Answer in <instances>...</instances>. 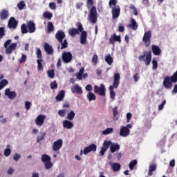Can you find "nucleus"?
I'll return each instance as SVG.
<instances>
[{
	"instance_id": "f257e3e1",
	"label": "nucleus",
	"mask_w": 177,
	"mask_h": 177,
	"mask_svg": "<svg viewBox=\"0 0 177 177\" xmlns=\"http://www.w3.org/2000/svg\"><path fill=\"white\" fill-rule=\"evenodd\" d=\"M77 28H72L68 30V34L73 37H75L77 35H80V44L82 45H85L86 44V39H87V36L88 33L86 31L84 30L83 26L82 23L77 22L75 24Z\"/></svg>"
},
{
	"instance_id": "f03ea898",
	"label": "nucleus",
	"mask_w": 177,
	"mask_h": 177,
	"mask_svg": "<svg viewBox=\"0 0 177 177\" xmlns=\"http://www.w3.org/2000/svg\"><path fill=\"white\" fill-rule=\"evenodd\" d=\"M120 83V75L119 73L113 75V85L109 86L110 97L113 100L115 97V92L114 88H118Z\"/></svg>"
},
{
	"instance_id": "7ed1b4c3",
	"label": "nucleus",
	"mask_w": 177,
	"mask_h": 177,
	"mask_svg": "<svg viewBox=\"0 0 177 177\" xmlns=\"http://www.w3.org/2000/svg\"><path fill=\"white\" fill-rule=\"evenodd\" d=\"M55 38L61 44V50L66 49L68 47V43L67 42V39H64L66 38V33H64L63 30H58L55 35Z\"/></svg>"
},
{
	"instance_id": "20e7f679",
	"label": "nucleus",
	"mask_w": 177,
	"mask_h": 177,
	"mask_svg": "<svg viewBox=\"0 0 177 177\" xmlns=\"http://www.w3.org/2000/svg\"><path fill=\"white\" fill-rule=\"evenodd\" d=\"M177 82V71L171 77L169 76L165 77L163 80V86L167 89H170L172 87V83Z\"/></svg>"
},
{
	"instance_id": "39448f33",
	"label": "nucleus",
	"mask_w": 177,
	"mask_h": 177,
	"mask_svg": "<svg viewBox=\"0 0 177 177\" xmlns=\"http://www.w3.org/2000/svg\"><path fill=\"white\" fill-rule=\"evenodd\" d=\"M177 82V71L171 77L169 76L165 77L163 80V86L167 89H170L172 87V83Z\"/></svg>"
},
{
	"instance_id": "423d86ee",
	"label": "nucleus",
	"mask_w": 177,
	"mask_h": 177,
	"mask_svg": "<svg viewBox=\"0 0 177 177\" xmlns=\"http://www.w3.org/2000/svg\"><path fill=\"white\" fill-rule=\"evenodd\" d=\"M140 62H145V66H149L152 61V52L149 50L148 52L145 51L144 54L138 57Z\"/></svg>"
},
{
	"instance_id": "0eeeda50",
	"label": "nucleus",
	"mask_w": 177,
	"mask_h": 177,
	"mask_svg": "<svg viewBox=\"0 0 177 177\" xmlns=\"http://www.w3.org/2000/svg\"><path fill=\"white\" fill-rule=\"evenodd\" d=\"M41 160L44 163V168H46V169H50L53 167L51 158L47 154L41 155Z\"/></svg>"
},
{
	"instance_id": "6e6552de",
	"label": "nucleus",
	"mask_w": 177,
	"mask_h": 177,
	"mask_svg": "<svg viewBox=\"0 0 177 177\" xmlns=\"http://www.w3.org/2000/svg\"><path fill=\"white\" fill-rule=\"evenodd\" d=\"M152 32L151 30L147 31L145 32L142 37V41L145 43V45L147 48L149 47L151 43Z\"/></svg>"
},
{
	"instance_id": "1a4fd4ad",
	"label": "nucleus",
	"mask_w": 177,
	"mask_h": 177,
	"mask_svg": "<svg viewBox=\"0 0 177 177\" xmlns=\"http://www.w3.org/2000/svg\"><path fill=\"white\" fill-rule=\"evenodd\" d=\"M94 91L95 94H98L100 96H106V87L104 84H101L100 87H98V86H95Z\"/></svg>"
},
{
	"instance_id": "9d476101",
	"label": "nucleus",
	"mask_w": 177,
	"mask_h": 177,
	"mask_svg": "<svg viewBox=\"0 0 177 177\" xmlns=\"http://www.w3.org/2000/svg\"><path fill=\"white\" fill-rule=\"evenodd\" d=\"M62 59L64 63L69 64L73 60V54L70 51L63 52Z\"/></svg>"
},
{
	"instance_id": "9b49d317",
	"label": "nucleus",
	"mask_w": 177,
	"mask_h": 177,
	"mask_svg": "<svg viewBox=\"0 0 177 177\" xmlns=\"http://www.w3.org/2000/svg\"><path fill=\"white\" fill-rule=\"evenodd\" d=\"M97 10L95 6H93L91 9L90 12V21L93 24H95L97 23Z\"/></svg>"
},
{
	"instance_id": "f8f14e48",
	"label": "nucleus",
	"mask_w": 177,
	"mask_h": 177,
	"mask_svg": "<svg viewBox=\"0 0 177 177\" xmlns=\"http://www.w3.org/2000/svg\"><path fill=\"white\" fill-rule=\"evenodd\" d=\"M109 44H111L113 46H115V42L118 41L119 43L122 42L121 40V36L120 35H117L116 33H113V35H111L110 39H109Z\"/></svg>"
},
{
	"instance_id": "ddd939ff",
	"label": "nucleus",
	"mask_w": 177,
	"mask_h": 177,
	"mask_svg": "<svg viewBox=\"0 0 177 177\" xmlns=\"http://www.w3.org/2000/svg\"><path fill=\"white\" fill-rule=\"evenodd\" d=\"M112 19L113 20L118 19L120 15V8L119 6H116L115 7L112 8Z\"/></svg>"
},
{
	"instance_id": "4468645a",
	"label": "nucleus",
	"mask_w": 177,
	"mask_h": 177,
	"mask_svg": "<svg viewBox=\"0 0 177 177\" xmlns=\"http://www.w3.org/2000/svg\"><path fill=\"white\" fill-rule=\"evenodd\" d=\"M97 150V145L95 144H91L88 147H84V149L83 150V153L84 155H87L88 153L93 151H96Z\"/></svg>"
},
{
	"instance_id": "2eb2a0df",
	"label": "nucleus",
	"mask_w": 177,
	"mask_h": 177,
	"mask_svg": "<svg viewBox=\"0 0 177 177\" xmlns=\"http://www.w3.org/2000/svg\"><path fill=\"white\" fill-rule=\"evenodd\" d=\"M63 145V140L62 139H58L55 141L53 145V150L54 151H58L62 147Z\"/></svg>"
},
{
	"instance_id": "dca6fc26",
	"label": "nucleus",
	"mask_w": 177,
	"mask_h": 177,
	"mask_svg": "<svg viewBox=\"0 0 177 177\" xmlns=\"http://www.w3.org/2000/svg\"><path fill=\"white\" fill-rule=\"evenodd\" d=\"M4 94L11 100H15L17 97L16 92L15 91H10V88H6V91H4Z\"/></svg>"
},
{
	"instance_id": "f3484780",
	"label": "nucleus",
	"mask_w": 177,
	"mask_h": 177,
	"mask_svg": "<svg viewBox=\"0 0 177 177\" xmlns=\"http://www.w3.org/2000/svg\"><path fill=\"white\" fill-rule=\"evenodd\" d=\"M27 27L28 32L34 33L36 31V24L33 21H29L27 22Z\"/></svg>"
},
{
	"instance_id": "a211bd4d",
	"label": "nucleus",
	"mask_w": 177,
	"mask_h": 177,
	"mask_svg": "<svg viewBox=\"0 0 177 177\" xmlns=\"http://www.w3.org/2000/svg\"><path fill=\"white\" fill-rule=\"evenodd\" d=\"M71 90L73 93H76L77 95H82L83 93L82 87L78 84L72 86Z\"/></svg>"
},
{
	"instance_id": "6ab92c4d",
	"label": "nucleus",
	"mask_w": 177,
	"mask_h": 177,
	"mask_svg": "<svg viewBox=\"0 0 177 177\" xmlns=\"http://www.w3.org/2000/svg\"><path fill=\"white\" fill-rule=\"evenodd\" d=\"M17 26H18V21L16 20V19L14 17H10L8 21V28H13V30H15Z\"/></svg>"
},
{
	"instance_id": "aec40b11",
	"label": "nucleus",
	"mask_w": 177,
	"mask_h": 177,
	"mask_svg": "<svg viewBox=\"0 0 177 177\" xmlns=\"http://www.w3.org/2000/svg\"><path fill=\"white\" fill-rule=\"evenodd\" d=\"M45 120H46V116L45 115H39L35 119V124L37 126L41 127L44 123Z\"/></svg>"
},
{
	"instance_id": "412c9836",
	"label": "nucleus",
	"mask_w": 177,
	"mask_h": 177,
	"mask_svg": "<svg viewBox=\"0 0 177 177\" xmlns=\"http://www.w3.org/2000/svg\"><path fill=\"white\" fill-rule=\"evenodd\" d=\"M130 134V130L127 127H121L120 130V136L123 138L127 137Z\"/></svg>"
},
{
	"instance_id": "4be33fe9",
	"label": "nucleus",
	"mask_w": 177,
	"mask_h": 177,
	"mask_svg": "<svg viewBox=\"0 0 177 177\" xmlns=\"http://www.w3.org/2000/svg\"><path fill=\"white\" fill-rule=\"evenodd\" d=\"M10 15L8 10H2L0 11V19L2 21L6 20Z\"/></svg>"
},
{
	"instance_id": "5701e85b",
	"label": "nucleus",
	"mask_w": 177,
	"mask_h": 177,
	"mask_svg": "<svg viewBox=\"0 0 177 177\" xmlns=\"http://www.w3.org/2000/svg\"><path fill=\"white\" fill-rule=\"evenodd\" d=\"M128 27L129 28H131L132 30H133V31H136V30H138V25L136 23V21L135 19L131 18V24L128 25Z\"/></svg>"
},
{
	"instance_id": "b1692460",
	"label": "nucleus",
	"mask_w": 177,
	"mask_h": 177,
	"mask_svg": "<svg viewBox=\"0 0 177 177\" xmlns=\"http://www.w3.org/2000/svg\"><path fill=\"white\" fill-rule=\"evenodd\" d=\"M17 46V44L12 43L9 47L6 48V54L10 55L13 50H16Z\"/></svg>"
},
{
	"instance_id": "393cba45",
	"label": "nucleus",
	"mask_w": 177,
	"mask_h": 177,
	"mask_svg": "<svg viewBox=\"0 0 177 177\" xmlns=\"http://www.w3.org/2000/svg\"><path fill=\"white\" fill-rule=\"evenodd\" d=\"M74 127L73 123L70 120L63 121V127L66 129H71Z\"/></svg>"
},
{
	"instance_id": "a878e982",
	"label": "nucleus",
	"mask_w": 177,
	"mask_h": 177,
	"mask_svg": "<svg viewBox=\"0 0 177 177\" xmlns=\"http://www.w3.org/2000/svg\"><path fill=\"white\" fill-rule=\"evenodd\" d=\"M151 50L153 54L155 56H158L161 54V49L160 48V47L155 46V45H152L151 46Z\"/></svg>"
},
{
	"instance_id": "bb28decb",
	"label": "nucleus",
	"mask_w": 177,
	"mask_h": 177,
	"mask_svg": "<svg viewBox=\"0 0 177 177\" xmlns=\"http://www.w3.org/2000/svg\"><path fill=\"white\" fill-rule=\"evenodd\" d=\"M44 50L48 55H53L54 50L51 46H50L48 43L44 44Z\"/></svg>"
},
{
	"instance_id": "cd10ccee",
	"label": "nucleus",
	"mask_w": 177,
	"mask_h": 177,
	"mask_svg": "<svg viewBox=\"0 0 177 177\" xmlns=\"http://www.w3.org/2000/svg\"><path fill=\"white\" fill-rule=\"evenodd\" d=\"M157 169V165L153 163L152 165H150L149 167V171H148V176H153V173L155 172Z\"/></svg>"
},
{
	"instance_id": "c85d7f7f",
	"label": "nucleus",
	"mask_w": 177,
	"mask_h": 177,
	"mask_svg": "<svg viewBox=\"0 0 177 177\" xmlns=\"http://www.w3.org/2000/svg\"><path fill=\"white\" fill-rule=\"evenodd\" d=\"M113 120L117 121L119 120L120 118V113L118 112V106H115L113 108Z\"/></svg>"
},
{
	"instance_id": "c756f323",
	"label": "nucleus",
	"mask_w": 177,
	"mask_h": 177,
	"mask_svg": "<svg viewBox=\"0 0 177 177\" xmlns=\"http://www.w3.org/2000/svg\"><path fill=\"white\" fill-rule=\"evenodd\" d=\"M120 145H118V143L111 144L110 147V151L111 153H115V151L120 150Z\"/></svg>"
},
{
	"instance_id": "7c9ffc66",
	"label": "nucleus",
	"mask_w": 177,
	"mask_h": 177,
	"mask_svg": "<svg viewBox=\"0 0 177 177\" xmlns=\"http://www.w3.org/2000/svg\"><path fill=\"white\" fill-rule=\"evenodd\" d=\"M111 167L114 172H117L120 170L121 165L120 163H111Z\"/></svg>"
},
{
	"instance_id": "2f4dec72",
	"label": "nucleus",
	"mask_w": 177,
	"mask_h": 177,
	"mask_svg": "<svg viewBox=\"0 0 177 177\" xmlns=\"http://www.w3.org/2000/svg\"><path fill=\"white\" fill-rule=\"evenodd\" d=\"M66 94V92L64 90H61L58 95L56 96V100H58L59 102H61L63 100L64 98V95Z\"/></svg>"
},
{
	"instance_id": "473e14b6",
	"label": "nucleus",
	"mask_w": 177,
	"mask_h": 177,
	"mask_svg": "<svg viewBox=\"0 0 177 177\" xmlns=\"http://www.w3.org/2000/svg\"><path fill=\"white\" fill-rule=\"evenodd\" d=\"M105 62L107 63L108 65H112V64L113 63V59L111 57V54H109L105 57Z\"/></svg>"
},
{
	"instance_id": "72a5a7b5",
	"label": "nucleus",
	"mask_w": 177,
	"mask_h": 177,
	"mask_svg": "<svg viewBox=\"0 0 177 177\" xmlns=\"http://www.w3.org/2000/svg\"><path fill=\"white\" fill-rule=\"evenodd\" d=\"M11 149H10V145H7V148H6V149H4L3 151V155L6 157H8L10 154H11Z\"/></svg>"
},
{
	"instance_id": "f704fd0d",
	"label": "nucleus",
	"mask_w": 177,
	"mask_h": 177,
	"mask_svg": "<svg viewBox=\"0 0 177 177\" xmlns=\"http://www.w3.org/2000/svg\"><path fill=\"white\" fill-rule=\"evenodd\" d=\"M75 117V113L74 111L71 110V111H70L69 113H68L66 118L68 120H74Z\"/></svg>"
},
{
	"instance_id": "c9c22d12",
	"label": "nucleus",
	"mask_w": 177,
	"mask_h": 177,
	"mask_svg": "<svg viewBox=\"0 0 177 177\" xmlns=\"http://www.w3.org/2000/svg\"><path fill=\"white\" fill-rule=\"evenodd\" d=\"M21 30L22 34H26L29 32L28 28L26 24H23L21 26Z\"/></svg>"
},
{
	"instance_id": "e433bc0d",
	"label": "nucleus",
	"mask_w": 177,
	"mask_h": 177,
	"mask_svg": "<svg viewBox=\"0 0 177 177\" xmlns=\"http://www.w3.org/2000/svg\"><path fill=\"white\" fill-rule=\"evenodd\" d=\"M87 98H88L89 102L95 101L96 96H95V95L93 93L90 91L88 93V95H87Z\"/></svg>"
},
{
	"instance_id": "4c0bfd02",
	"label": "nucleus",
	"mask_w": 177,
	"mask_h": 177,
	"mask_svg": "<svg viewBox=\"0 0 177 177\" xmlns=\"http://www.w3.org/2000/svg\"><path fill=\"white\" fill-rule=\"evenodd\" d=\"M43 17L48 20H50L53 18V14L50 12L46 11L43 13Z\"/></svg>"
},
{
	"instance_id": "58836bf2",
	"label": "nucleus",
	"mask_w": 177,
	"mask_h": 177,
	"mask_svg": "<svg viewBox=\"0 0 177 177\" xmlns=\"http://www.w3.org/2000/svg\"><path fill=\"white\" fill-rule=\"evenodd\" d=\"M55 30L53 24L50 21L48 24H47V31L50 33L52 31Z\"/></svg>"
},
{
	"instance_id": "ea45409f",
	"label": "nucleus",
	"mask_w": 177,
	"mask_h": 177,
	"mask_svg": "<svg viewBox=\"0 0 177 177\" xmlns=\"http://www.w3.org/2000/svg\"><path fill=\"white\" fill-rule=\"evenodd\" d=\"M113 145V142L112 141H107V140H104V143H103V146L102 147H104V149H109L110 147V146H111Z\"/></svg>"
},
{
	"instance_id": "a19ab883",
	"label": "nucleus",
	"mask_w": 177,
	"mask_h": 177,
	"mask_svg": "<svg viewBox=\"0 0 177 177\" xmlns=\"http://www.w3.org/2000/svg\"><path fill=\"white\" fill-rule=\"evenodd\" d=\"M8 81L7 80H2L0 82V90H2L8 84Z\"/></svg>"
},
{
	"instance_id": "79ce46f5",
	"label": "nucleus",
	"mask_w": 177,
	"mask_h": 177,
	"mask_svg": "<svg viewBox=\"0 0 177 177\" xmlns=\"http://www.w3.org/2000/svg\"><path fill=\"white\" fill-rule=\"evenodd\" d=\"M41 62H43V59H37V70L38 71H43L44 70V66L41 64Z\"/></svg>"
},
{
	"instance_id": "37998d69",
	"label": "nucleus",
	"mask_w": 177,
	"mask_h": 177,
	"mask_svg": "<svg viewBox=\"0 0 177 177\" xmlns=\"http://www.w3.org/2000/svg\"><path fill=\"white\" fill-rule=\"evenodd\" d=\"M113 131V129L112 127L106 128L105 130L102 131V133L104 135H109L110 133H112Z\"/></svg>"
},
{
	"instance_id": "c03bdc74",
	"label": "nucleus",
	"mask_w": 177,
	"mask_h": 177,
	"mask_svg": "<svg viewBox=\"0 0 177 177\" xmlns=\"http://www.w3.org/2000/svg\"><path fill=\"white\" fill-rule=\"evenodd\" d=\"M36 55H37V58L38 59H42V52L41 50H40V48H37V50H36Z\"/></svg>"
},
{
	"instance_id": "a18cd8bd",
	"label": "nucleus",
	"mask_w": 177,
	"mask_h": 177,
	"mask_svg": "<svg viewBox=\"0 0 177 177\" xmlns=\"http://www.w3.org/2000/svg\"><path fill=\"white\" fill-rule=\"evenodd\" d=\"M138 162L136 160H132L130 163H129V168L131 169V171H133L135 166L137 165Z\"/></svg>"
},
{
	"instance_id": "49530a36",
	"label": "nucleus",
	"mask_w": 177,
	"mask_h": 177,
	"mask_svg": "<svg viewBox=\"0 0 177 177\" xmlns=\"http://www.w3.org/2000/svg\"><path fill=\"white\" fill-rule=\"evenodd\" d=\"M45 136H46L45 133H41L40 136H38L37 138V142L39 143L41 141H42L45 138Z\"/></svg>"
},
{
	"instance_id": "de8ad7c7",
	"label": "nucleus",
	"mask_w": 177,
	"mask_h": 177,
	"mask_svg": "<svg viewBox=\"0 0 177 177\" xmlns=\"http://www.w3.org/2000/svg\"><path fill=\"white\" fill-rule=\"evenodd\" d=\"M6 35V30L4 27H0V39Z\"/></svg>"
},
{
	"instance_id": "09e8293b",
	"label": "nucleus",
	"mask_w": 177,
	"mask_h": 177,
	"mask_svg": "<svg viewBox=\"0 0 177 177\" xmlns=\"http://www.w3.org/2000/svg\"><path fill=\"white\" fill-rule=\"evenodd\" d=\"M47 75L50 78L53 79L55 77V71L53 69L49 70L47 71Z\"/></svg>"
},
{
	"instance_id": "8fccbe9b",
	"label": "nucleus",
	"mask_w": 177,
	"mask_h": 177,
	"mask_svg": "<svg viewBox=\"0 0 177 177\" xmlns=\"http://www.w3.org/2000/svg\"><path fill=\"white\" fill-rule=\"evenodd\" d=\"M98 61V57L96 54H94L92 58V63L93 64L94 66L97 65Z\"/></svg>"
},
{
	"instance_id": "3c124183",
	"label": "nucleus",
	"mask_w": 177,
	"mask_h": 177,
	"mask_svg": "<svg viewBox=\"0 0 177 177\" xmlns=\"http://www.w3.org/2000/svg\"><path fill=\"white\" fill-rule=\"evenodd\" d=\"M118 4V1L117 0H110L109 2V6L110 8H112V6H117L116 5Z\"/></svg>"
},
{
	"instance_id": "603ef678",
	"label": "nucleus",
	"mask_w": 177,
	"mask_h": 177,
	"mask_svg": "<svg viewBox=\"0 0 177 177\" xmlns=\"http://www.w3.org/2000/svg\"><path fill=\"white\" fill-rule=\"evenodd\" d=\"M152 68L156 70L158 68V61L156 59H152Z\"/></svg>"
},
{
	"instance_id": "864d4df0",
	"label": "nucleus",
	"mask_w": 177,
	"mask_h": 177,
	"mask_svg": "<svg viewBox=\"0 0 177 177\" xmlns=\"http://www.w3.org/2000/svg\"><path fill=\"white\" fill-rule=\"evenodd\" d=\"M50 86L51 89H53V90H55L58 87V85H57L56 81L51 82Z\"/></svg>"
},
{
	"instance_id": "5fc2aeb1",
	"label": "nucleus",
	"mask_w": 177,
	"mask_h": 177,
	"mask_svg": "<svg viewBox=\"0 0 177 177\" xmlns=\"http://www.w3.org/2000/svg\"><path fill=\"white\" fill-rule=\"evenodd\" d=\"M26 61H27V55L22 54L21 58L19 59V63H26Z\"/></svg>"
},
{
	"instance_id": "6e6d98bb",
	"label": "nucleus",
	"mask_w": 177,
	"mask_h": 177,
	"mask_svg": "<svg viewBox=\"0 0 177 177\" xmlns=\"http://www.w3.org/2000/svg\"><path fill=\"white\" fill-rule=\"evenodd\" d=\"M129 8L133 11L135 16H138L137 8L133 5L131 4Z\"/></svg>"
},
{
	"instance_id": "4d7b16f0",
	"label": "nucleus",
	"mask_w": 177,
	"mask_h": 177,
	"mask_svg": "<svg viewBox=\"0 0 177 177\" xmlns=\"http://www.w3.org/2000/svg\"><path fill=\"white\" fill-rule=\"evenodd\" d=\"M32 103L29 101L25 102V109L26 110H30L31 109Z\"/></svg>"
},
{
	"instance_id": "13d9d810",
	"label": "nucleus",
	"mask_w": 177,
	"mask_h": 177,
	"mask_svg": "<svg viewBox=\"0 0 177 177\" xmlns=\"http://www.w3.org/2000/svg\"><path fill=\"white\" fill-rule=\"evenodd\" d=\"M17 7L20 10H21L24 8V7H26V3H24V1H21L18 3Z\"/></svg>"
},
{
	"instance_id": "bf43d9fd",
	"label": "nucleus",
	"mask_w": 177,
	"mask_h": 177,
	"mask_svg": "<svg viewBox=\"0 0 177 177\" xmlns=\"http://www.w3.org/2000/svg\"><path fill=\"white\" fill-rule=\"evenodd\" d=\"M58 115L62 118L64 117L66 115V109L59 110Z\"/></svg>"
},
{
	"instance_id": "052dcab7",
	"label": "nucleus",
	"mask_w": 177,
	"mask_h": 177,
	"mask_svg": "<svg viewBox=\"0 0 177 177\" xmlns=\"http://www.w3.org/2000/svg\"><path fill=\"white\" fill-rule=\"evenodd\" d=\"M165 104H166V100H163V102H162L161 104L158 105V109L159 111L162 110Z\"/></svg>"
},
{
	"instance_id": "680f3d73",
	"label": "nucleus",
	"mask_w": 177,
	"mask_h": 177,
	"mask_svg": "<svg viewBox=\"0 0 177 177\" xmlns=\"http://www.w3.org/2000/svg\"><path fill=\"white\" fill-rule=\"evenodd\" d=\"M118 31L122 32L124 31V26L122 24H118Z\"/></svg>"
},
{
	"instance_id": "e2e57ef3",
	"label": "nucleus",
	"mask_w": 177,
	"mask_h": 177,
	"mask_svg": "<svg viewBox=\"0 0 177 177\" xmlns=\"http://www.w3.org/2000/svg\"><path fill=\"white\" fill-rule=\"evenodd\" d=\"M12 43V40L11 39H8L7 41H6V43H4L3 44V47L4 48H7L8 47V46Z\"/></svg>"
},
{
	"instance_id": "0e129e2a",
	"label": "nucleus",
	"mask_w": 177,
	"mask_h": 177,
	"mask_svg": "<svg viewBox=\"0 0 177 177\" xmlns=\"http://www.w3.org/2000/svg\"><path fill=\"white\" fill-rule=\"evenodd\" d=\"M49 7H50V8L51 10H55V9H56V8H57L56 4H55L54 2L50 3L49 4Z\"/></svg>"
},
{
	"instance_id": "69168bd1",
	"label": "nucleus",
	"mask_w": 177,
	"mask_h": 177,
	"mask_svg": "<svg viewBox=\"0 0 177 177\" xmlns=\"http://www.w3.org/2000/svg\"><path fill=\"white\" fill-rule=\"evenodd\" d=\"M126 118H127V122L129 123L131 121V119L132 118V114L131 113H128L126 115Z\"/></svg>"
},
{
	"instance_id": "338daca9",
	"label": "nucleus",
	"mask_w": 177,
	"mask_h": 177,
	"mask_svg": "<svg viewBox=\"0 0 177 177\" xmlns=\"http://www.w3.org/2000/svg\"><path fill=\"white\" fill-rule=\"evenodd\" d=\"M106 151H107V149L106 148L102 147L101 150L100 151L101 156H104V153H106Z\"/></svg>"
},
{
	"instance_id": "774afa93",
	"label": "nucleus",
	"mask_w": 177,
	"mask_h": 177,
	"mask_svg": "<svg viewBox=\"0 0 177 177\" xmlns=\"http://www.w3.org/2000/svg\"><path fill=\"white\" fill-rule=\"evenodd\" d=\"M93 90V87L91 85L88 84L86 86V91H91Z\"/></svg>"
}]
</instances>
